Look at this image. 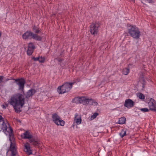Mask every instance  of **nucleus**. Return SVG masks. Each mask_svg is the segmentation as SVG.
Segmentation results:
<instances>
[{
    "label": "nucleus",
    "mask_w": 156,
    "mask_h": 156,
    "mask_svg": "<svg viewBox=\"0 0 156 156\" xmlns=\"http://www.w3.org/2000/svg\"><path fill=\"white\" fill-rule=\"evenodd\" d=\"M9 103L13 106L16 112H20V108L23 107L25 103L24 96L20 93L13 95L10 99Z\"/></svg>",
    "instance_id": "1"
},
{
    "label": "nucleus",
    "mask_w": 156,
    "mask_h": 156,
    "mask_svg": "<svg viewBox=\"0 0 156 156\" xmlns=\"http://www.w3.org/2000/svg\"><path fill=\"white\" fill-rule=\"evenodd\" d=\"M127 30L129 34L132 37L136 39L139 38L140 31L138 28L135 26L130 25L128 27Z\"/></svg>",
    "instance_id": "2"
},
{
    "label": "nucleus",
    "mask_w": 156,
    "mask_h": 156,
    "mask_svg": "<svg viewBox=\"0 0 156 156\" xmlns=\"http://www.w3.org/2000/svg\"><path fill=\"white\" fill-rule=\"evenodd\" d=\"M22 37L25 40L31 39L32 38L37 41H41L42 39L40 36L30 31H26L22 35Z\"/></svg>",
    "instance_id": "3"
},
{
    "label": "nucleus",
    "mask_w": 156,
    "mask_h": 156,
    "mask_svg": "<svg viewBox=\"0 0 156 156\" xmlns=\"http://www.w3.org/2000/svg\"><path fill=\"white\" fill-rule=\"evenodd\" d=\"M73 83H66L62 86L58 87V91L59 94H63L69 92L72 88Z\"/></svg>",
    "instance_id": "4"
},
{
    "label": "nucleus",
    "mask_w": 156,
    "mask_h": 156,
    "mask_svg": "<svg viewBox=\"0 0 156 156\" xmlns=\"http://www.w3.org/2000/svg\"><path fill=\"white\" fill-rule=\"evenodd\" d=\"M14 83L18 86V89L19 90L23 91L25 83V80L23 78L13 79Z\"/></svg>",
    "instance_id": "5"
},
{
    "label": "nucleus",
    "mask_w": 156,
    "mask_h": 156,
    "mask_svg": "<svg viewBox=\"0 0 156 156\" xmlns=\"http://www.w3.org/2000/svg\"><path fill=\"white\" fill-rule=\"evenodd\" d=\"M2 130L3 131H7L8 132H12V130L10 127L8 128L6 123L5 122L3 118L1 115H0V131Z\"/></svg>",
    "instance_id": "6"
},
{
    "label": "nucleus",
    "mask_w": 156,
    "mask_h": 156,
    "mask_svg": "<svg viewBox=\"0 0 156 156\" xmlns=\"http://www.w3.org/2000/svg\"><path fill=\"white\" fill-rule=\"evenodd\" d=\"M52 118L53 122L57 125L63 126L65 122L56 113L53 114L52 116Z\"/></svg>",
    "instance_id": "7"
},
{
    "label": "nucleus",
    "mask_w": 156,
    "mask_h": 156,
    "mask_svg": "<svg viewBox=\"0 0 156 156\" xmlns=\"http://www.w3.org/2000/svg\"><path fill=\"white\" fill-rule=\"evenodd\" d=\"M88 101H90L89 100L84 97H76L73 100V102L74 103H82L84 105H87Z\"/></svg>",
    "instance_id": "8"
},
{
    "label": "nucleus",
    "mask_w": 156,
    "mask_h": 156,
    "mask_svg": "<svg viewBox=\"0 0 156 156\" xmlns=\"http://www.w3.org/2000/svg\"><path fill=\"white\" fill-rule=\"evenodd\" d=\"M9 140L10 141L9 150L11 151V156H19L17 154V152L15 147V143L14 141V139L12 138L11 140V137H10Z\"/></svg>",
    "instance_id": "9"
},
{
    "label": "nucleus",
    "mask_w": 156,
    "mask_h": 156,
    "mask_svg": "<svg viewBox=\"0 0 156 156\" xmlns=\"http://www.w3.org/2000/svg\"><path fill=\"white\" fill-rule=\"evenodd\" d=\"M99 24L98 23H92L90 26V30L91 34H96L98 32V28Z\"/></svg>",
    "instance_id": "10"
},
{
    "label": "nucleus",
    "mask_w": 156,
    "mask_h": 156,
    "mask_svg": "<svg viewBox=\"0 0 156 156\" xmlns=\"http://www.w3.org/2000/svg\"><path fill=\"white\" fill-rule=\"evenodd\" d=\"M82 120L81 119V115L77 113H76L75 115V117L74 119V122L73 124V126L74 129L75 126L76 128H77V126L76 125L75 123H76L77 125L80 124Z\"/></svg>",
    "instance_id": "11"
},
{
    "label": "nucleus",
    "mask_w": 156,
    "mask_h": 156,
    "mask_svg": "<svg viewBox=\"0 0 156 156\" xmlns=\"http://www.w3.org/2000/svg\"><path fill=\"white\" fill-rule=\"evenodd\" d=\"M148 105L150 110L156 112V102L154 99L151 98Z\"/></svg>",
    "instance_id": "12"
},
{
    "label": "nucleus",
    "mask_w": 156,
    "mask_h": 156,
    "mask_svg": "<svg viewBox=\"0 0 156 156\" xmlns=\"http://www.w3.org/2000/svg\"><path fill=\"white\" fill-rule=\"evenodd\" d=\"M30 143L34 147L38 146L40 143V141L36 138L33 136L29 140Z\"/></svg>",
    "instance_id": "13"
},
{
    "label": "nucleus",
    "mask_w": 156,
    "mask_h": 156,
    "mask_svg": "<svg viewBox=\"0 0 156 156\" xmlns=\"http://www.w3.org/2000/svg\"><path fill=\"white\" fill-rule=\"evenodd\" d=\"M35 48V46L33 43L30 42L28 44L27 51V54L28 55H31L33 53Z\"/></svg>",
    "instance_id": "14"
},
{
    "label": "nucleus",
    "mask_w": 156,
    "mask_h": 156,
    "mask_svg": "<svg viewBox=\"0 0 156 156\" xmlns=\"http://www.w3.org/2000/svg\"><path fill=\"white\" fill-rule=\"evenodd\" d=\"M134 105V102L131 99H128L125 101L124 106L127 108L132 107Z\"/></svg>",
    "instance_id": "15"
},
{
    "label": "nucleus",
    "mask_w": 156,
    "mask_h": 156,
    "mask_svg": "<svg viewBox=\"0 0 156 156\" xmlns=\"http://www.w3.org/2000/svg\"><path fill=\"white\" fill-rule=\"evenodd\" d=\"M24 151L27 154L30 155L32 154L31 150L30 149V145L29 143L27 142L25 144H24Z\"/></svg>",
    "instance_id": "16"
},
{
    "label": "nucleus",
    "mask_w": 156,
    "mask_h": 156,
    "mask_svg": "<svg viewBox=\"0 0 156 156\" xmlns=\"http://www.w3.org/2000/svg\"><path fill=\"white\" fill-rule=\"evenodd\" d=\"M21 136L24 139H28L29 140L32 136L28 131H26L21 135Z\"/></svg>",
    "instance_id": "17"
},
{
    "label": "nucleus",
    "mask_w": 156,
    "mask_h": 156,
    "mask_svg": "<svg viewBox=\"0 0 156 156\" xmlns=\"http://www.w3.org/2000/svg\"><path fill=\"white\" fill-rule=\"evenodd\" d=\"M36 92V90L34 89H31L28 91L26 95L27 98H28L33 96Z\"/></svg>",
    "instance_id": "18"
},
{
    "label": "nucleus",
    "mask_w": 156,
    "mask_h": 156,
    "mask_svg": "<svg viewBox=\"0 0 156 156\" xmlns=\"http://www.w3.org/2000/svg\"><path fill=\"white\" fill-rule=\"evenodd\" d=\"M32 30L35 34H37L40 32L39 28L36 27L35 25H34L32 26Z\"/></svg>",
    "instance_id": "19"
},
{
    "label": "nucleus",
    "mask_w": 156,
    "mask_h": 156,
    "mask_svg": "<svg viewBox=\"0 0 156 156\" xmlns=\"http://www.w3.org/2000/svg\"><path fill=\"white\" fill-rule=\"evenodd\" d=\"M126 129H123L120 133L119 135L121 138H122L126 135Z\"/></svg>",
    "instance_id": "20"
},
{
    "label": "nucleus",
    "mask_w": 156,
    "mask_h": 156,
    "mask_svg": "<svg viewBox=\"0 0 156 156\" xmlns=\"http://www.w3.org/2000/svg\"><path fill=\"white\" fill-rule=\"evenodd\" d=\"M126 118L125 117H121L119 119V123L120 124H124L126 122Z\"/></svg>",
    "instance_id": "21"
},
{
    "label": "nucleus",
    "mask_w": 156,
    "mask_h": 156,
    "mask_svg": "<svg viewBox=\"0 0 156 156\" xmlns=\"http://www.w3.org/2000/svg\"><path fill=\"white\" fill-rule=\"evenodd\" d=\"M87 99L89 100L90 101L88 102V103H87V105L89 104L92 105H94L96 106L98 104V103L94 101V100L92 99H89L87 98Z\"/></svg>",
    "instance_id": "22"
},
{
    "label": "nucleus",
    "mask_w": 156,
    "mask_h": 156,
    "mask_svg": "<svg viewBox=\"0 0 156 156\" xmlns=\"http://www.w3.org/2000/svg\"><path fill=\"white\" fill-rule=\"evenodd\" d=\"M129 69L125 68L122 70V73L125 75H127L129 73Z\"/></svg>",
    "instance_id": "23"
},
{
    "label": "nucleus",
    "mask_w": 156,
    "mask_h": 156,
    "mask_svg": "<svg viewBox=\"0 0 156 156\" xmlns=\"http://www.w3.org/2000/svg\"><path fill=\"white\" fill-rule=\"evenodd\" d=\"M138 96L139 98L141 99H144L145 98V96L143 94L141 93H138Z\"/></svg>",
    "instance_id": "24"
},
{
    "label": "nucleus",
    "mask_w": 156,
    "mask_h": 156,
    "mask_svg": "<svg viewBox=\"0 0 156 156\" xmlns=\"http://www.w3.org/2000/svg\"><path fill=\"white\" fill-rule=\"evenodd\" d=\"M45 60V58L44 57L42 56H39V62L41 63H43L44 62Z\"/></svg>",
    "instance_id": "25"
},
{
    "label": "nucleus",
    "mask_w": 156,
    "mask_h": 156,
    "mask_svg": "<svg viewBox=\"0 0 156 156\" xmlns=\"http://www.w3.org/2000/svg\"><path fill=\"white\" fill-rule=\"evenodd\" d=\"M140 110L144 112H147L149 111V110L146 108H142L140 109Z\"/></svg>",
    "instance_id": "26"
},
{
    "label": "nucleus",
    "mask_w": 156,
    "mask_h": 156,
    "mask_svg": "<svg viewBox=\"0 0 156 156\" xmlns=\"http://www.w3.org/2000/svg\"><path fill=\"white\" fill-rule=\"evenodd\" d=\"M98 115V114L97 113H94L93 115L91 116V119H94Z\"/></svg>",
    "instance_id": "27"
},
{
    "label": "nucleus",
    "mask_w": 156,
    "mask_h": 156,
    "mask_svg": "<svg viewBox=\"0 0 156 156\" xmlns=\"http://www.w3.org/2000/svg\"><path fill=\"white\" fill-rule=\"evenodd\" d=\"M33 59H34V61H39V56H38V57H36V58L34 57L33 58Z\"/></svg>",
    "instance_id": "28"
},
{
    "label": "nucleus",
    "mask_w": 156,
    "mask_h": 156,
    "mask_svg": "<svg viewBox=\"0 0 156 156\" xmlns=\"http://www.w3.org/2000/svg\"><path fill=\"white\" fill-rule=\"evenodd\" d=\"M3 79V76H0V83L2 82Z\"/></svg>",
    "instance_id": "29"
},
{
    "label": "nucleus",
    "mask_w": 156,
    "mask_h": 156,
    "mask_svg": "<svg viewBox=\"0 0 156 156\" xmlns=\"http://www.w3.org/2000/svg\"><path fill=\"white\" fill-rule=\"evenodd\" d=\"M56 59L57 60V61H58L59 62H61L62 61V59H61L59 58H57Z\"/></svg>",
    "instance_id": "30"
},
{
    "label": "nucleus",
    "mask_w": 156,
    "mask_h": 156,
    "mask_svg": "<svg viewBox=\"0 0 156 156\" xmlns=\"http://www.w3.org/2000/svg\"><path fill=\"white\" fill-rule=\"evenodd\" d=\"M144 84H143V85H142L143 89H144Z\"/></svg>",
    "instance_id": "31"
},
{
    "label": "nucleus",
    "mask_w": 156,
    "mask_h": 156,
    "mask_svg": "<svg viewBox=\"0 0 156 156\" xmlns=\"http://www.w3.org/2000/svg\"><path fill=\"white\" fill-rule=\"evenodd\" d=\"M2 34V32L1 31H0V37L1 36Z\"/></svg>",
    "instance_id": "32"
},
{
    "label": "nucleus",
    "mask_w": 156,
    "mask_h": 156,
    "mask_svg": "<svg viewBox=\"0 0 156 156\" xmlns=\"http://www.w3.org/2000/svg\"><path fill=\"white\" fill-rule=\"evenodd\" d=\"M141 2H142V3H143L144 4V3L143 2V1H141Z\"/></svg>",
    "instance_id": "33"
},
{
    "label": "nucleus",
    "mask_w": 156,
    "mask_h": 156,
    "mask_svg": "<svg viewBox=\"0 0 156 156\" xmlns=\"http://www.w3.org/2000/svg\"><path fill=\"white\" fill-rule=\"evenodd\" d=\"M12 136L11 135H10V137H11Z\"/></svg>",
    "instance_id": "34"
}]
</instances>
